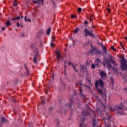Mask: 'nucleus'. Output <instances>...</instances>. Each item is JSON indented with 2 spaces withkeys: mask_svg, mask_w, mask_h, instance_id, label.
I'll return each mask as SVG.
<instances>
[{
  "mask_svg": "<svg viewBox=\"0 0 127 127\" xmlns=\"http://www.w3.org/2000/svg\"><path fill=\"white\" fill-rule=\"evenodd\" d=\"M60 102L61 103L62 107L60 110V113L65 114L66 112H68L69 108H70L71 112H73V108H72V107H73V98H71L69 100L68 103L65 102L63 99H61Z\"/></svg>",
  "mask_w": 127,
  "mask_h": 127,
  "instance_id": "obj_1",
  "label": "nucleus"
},
{
  "mask_svg": "<svg viewBox=\"0 0 127 127\" xmlns=\"http://www.w3.org/2000/svg\"><path fill=\"white\" fill-rule=\"evenodd\" d=\"M111 110L112 111L116 112L117 114L121 115V116H123L124 115V106L123 105V104L115 106L111 108Z\"/></svg>",
  "mask_w": 127,
  "mask_h": 127,
  "instance_id": "obj_2",
  "label": "nucleus"
},
{
  "mask_svg": "<svg viewBox=\"0 0 127 127\" xmlns=\"http://www.w3.org/2000/svg\"><path fill=\"white\" fill-rule=\"evenodd\" d=\"M90 116V112L88 110L83 111L81 113V123L79 125V127H84L85 125H84V121H86V116Z\"/></svg>",
  "mask_w": 127,
  "mask_h": 127,
  "instance_id": "obj_3",
  "label": "nucleus"
},
{
  "mask_svg": "<svg viewBox=\"0 0 127 127\" xmlns=\"http://www.w3.org/2000/svg\"><path fill=\"white\" fill-rule=\"evenodd\" d=\"M95 88L98 90V92L99 94H101V95H103V91L102 90H101L100 88H99L98 87L100 85L101 88H103L104 87V82H103V80L102 79H99V80H96V81L95 82Z\"/></svg>",
  "mask_w": 127,
  "mask_h": 127,
  "instance_id": "obj_4",
  "label": "nucleus"
},
{
  "mask_svg": "<svg viewBox=\"0 0 127 127\" xmlns=\"http://www.w3.org/2000/svg\"><path fill=\"white\" fill-rule=\"evenodd\" d=\"M78 85H79V88L80 90V96L81 98H82L83 100H86V96L82 93V89H83V87H84V85H83V83H82V81L79 80V81L78 83H75L76 87H77Z\"/></svg>",
  "mask_w": 127,
  "mask_h": 127,
  "instance_id": "obj_5",
  "label": "nucleus"
},
{
  "mask_svg": "<svg viewBox=\"0 0 127 127\" xmlns=\"http://www.w3.org/2000/svg\"><path fill=\"white\" fill-rule=\"evenodd\" d=\"M108 114L107 112L106 114V117L103 118V120L104 121L105 127H111V123H109L108 125L107 126V121L111 122V120H112V116L111 115H108Z\"/></svg>",
  "mask_w": 127,
  "mask_h": 127,
  "instance_id": "obj_6",
  "label": "nucleus"
},
{
  "mask_svg": "<svg viewBox=\"0 0 127 127\" xmlns=\"http://www.w3.org/2000/svg\"><path fill=\"white\" fill-rule=\"evenodd\" d=\"M83 32L84 33V35L85 36H86V37H88V36H90V37H93V38H95V35H93L92 32H90L88 28H85L83 30Z\"/></svg>",
  "mask_w": 127,
  "mask_h": 127,
  "instance_id": "obj_7",
  "label": "nucleus"
},
{
  "mask_svg": "<svg viewBox=\"0 0 127 127\" xmlns=\"http://www.w3.org/2000/svg\"><path fill=\"white\" fill-rule=\"evenodd\" d=\"M121 68L123 71H125L126 69H127V60L126 59H122L121 60Z\"/></svg>",
  "mask_w": 127,
  "mask_h": 127,
  "instance_id": "obj_8",
  "label": "nucleus"
},
{
  "mask_svg": "<svg viewBox=\"0 0 127 127\" xmlns=\"http://www.w3.org/2000/svg\"><path fill=\"white\" fill-rule=\"evenodd\" d=\"M57 61H59V60H61V61H64V59L63 57L61 56V54H60V52L58 51L57 52Z\"/></svg>",
  "mask_w": 127,
  "mask_h": 127,
  "instance_id": "obj_9",
  "label": "nucleus"
},
{
  "mask_svg": "<svg viewBox=\"0 0 127 127\" xmlns=\"http://www.w3.org/2000/svg\"><path fill=\"white\" fill-rule=\"evenodd\" d=\"M35 55L33 57V62L34 63H37V57H38L39 53H38V50H36L35 51Z\"/></svg>",
  "mask_w": 127,
  "mask_h": 127,
  "instance_id": "obj_10",
  "label": "nucleus"
},
{
  "mask_svg": "<svg viewBox=\"0 0 127 127\" xmlns=\"http://www.w3.org/2000/svg\"><path fill=\"white\" fill-rule=\"evenodd\" d=\"M32 2H33V3H35V4L37 3L38 4H40V3H42V4H43L44 0H33Z\"/></svg>",
  "mask_w": 127,
  "mask_h": 127,
  "instance_id": "obj_11",
  "label": "nucleus"
},
{
  "mask_svg": "<svg viewBox=\"0 0 127 127\" xmlns=\"http://www.w3.org/2000/svg\"><path fill=\"white\" fill-rule=\"evenodd\" d=\"M68 65H72V68H73L74 69V71H75V72H76V73H78V72H79V70L76 68V67L75 66V65H74V64H72V63H71V61H69L68 63Z\"/></svg>",
  "mask_w": 127,
  "mask_h": 127,
  "instance_id": "obj_12",
  "label": "nucleus"
},
{
  "mask_svg": "<svg viewBox=\"0 0 127 127\" xmlns=\"http://www.w3.org/2000/svg\"><path fill=\"white\" fill-rule=\"evenodd\" d=\"M94 54H96V55L97 54H99V55H102V52H101V50H98L97 48H95V51L94 52Z\"/></svg>",
  "mask_w": 127,
  "mask_h": 127,
  "instance_id": "obj_13",
  "label": "nucleus"
},
{
  "mask_svg": "<svg viewBox=\"0 0 127 127\" xmlns=\"http://www.w3.org/2000/svg\"><path fill=\"white\" fill-rule=\"evenodd\" d=\"M100 77H101V78H105V77H106L107 76V74H106V73H105L104 72V71H101V72H100Z\"/></svg>",
  "mask_w": 127,
  "mask_h": 127,
  "instance_id": "obj_14",
  "label": "nucleus"
},
{
  "mask_svg": "<svg viewBox=\"0 0 127 127\" xmlns=\"http://www.w3.org/2000/svg\"><path fill=\"white\" fill-rule=\"evenodd\" d=\"M103 51V53L105 54H107V53L108 52V50L107 49V48H106L105 46L103 47L102 48Z\"/></svg>",
  "mask_w": 127,
  "mask_h": 127,
  "instance_id": "obj_15",
  "label": "nucleus"
},
{
  "mask_svg": "<svg viewBox=\"0 0 127 127\" xmlns=\"http://www.w3.org/2000/svg\"><path fill=\"white\" fill-rule=\"evenodd\" d=\"M93 112V114L94 116V117H93V123H96L97 122V120H96V115H95V111H91Z\"/></svg>",
  "mask_w": 127,
  "mask_h": 127,
  "instance_id": "obj_16",
  "label": "nucleus"
},
{
  "mask_svg": "<svg viewBox=\"0 0 127 127\" xmlns=\"http://www.w3.org/2000/svg\"><path fill=\"white\" fill-rule=\"evenodd\" d=\"M1 123H6V119L4 117H1Z\"/></svg>",
  "mask_w": 127,
  "mask_h": 127,
  "instance_id": "obj_17",
  "label": "nucleus"
},
{
  "mask_svg": "<svg viewBox=\"0 0 127 127\" xmlns=\"http://www.w3.org/2000/svg\"><path fill=\"white\" fill-rule=\"evenodd\" d=\"M85 69H86V67H85V65H80V70L81 71H84V70H85Z\"/></svg>",
  "mask_w": 127,
  "mask_h": 127,
  "instance_id": "obj_18",
  "label": "nucleus"
},
{
  "mask_svg": "<svg viewBox=\"0 0 127 127\" xmlns=\"http://www.w3.org/2000/svg\"><path fill=\"white\" fill-rule=\"evenodd\" d=\"M107 67H108V68H112V64H111V63H109V62H107Z\"/></svg>",
  "mask_w": 127,
  "mask_h": 127,
  "instance_id": "obj_19",
  "label": "nucleus"
},
{
  "mask_svg": "<svg viewBox=\"0 0 127 127\" xmlns=\"http://www.w3.org/2000/svg\"><path fill=\"white\" fill-rule=\"evenodd\" d=\"M50 32H51V29L50 28H49L47 30V35H50Z\"/></svg>",
  "mask_w": 127,
  "mask_h": 127,
  "instance_id": "obj_20",
  "label": "nucleus"
},
{
  "mask_svg": "<svg viewBox=\"0 0 127 127\" xmlns=\"http://www.w3.org/2000/svg\"><path fill=\"white\" fill-rule=\"evenodd\" d=\"M18 19H20V16H17L16 18H12V20L13 21L14 20H18Z\"/></svg>",
  "mask_w": 127,
  "mask_h": 127,
  "instance_id": "obj_21",
  "label": "nucleus"
},
{
  "mask_svg": "<svg viewBox=\"0 0 127 127\" xmlns=\"http://www.w3.org/2000/svg\"><path fill=\"white\" fill-rule=\"evenodd\" d=\"M25 68L27 72L26 76H28V75H29V70H28V69L27 68V67H26V66H25Z\"/></svg>",
  "mask_w": 127,
  "mask_h": 127,
  "instance_id": "obj_22",
  "label": "nucleus"
},
{
  "mask_svg": "<svg viewBox=\"0 0 127 127\" xmlns=\"http://www.w3.org/2000/svg\"><path fill=\"white\" fill-rule=\"evenodd\" d=\"M9 25H10V21L8 20L5 24V26H9Z\"/></svg>",
  "mask_w": 127,
  "mask_h": 127,
  "instance_id": "obj_23",
  "label": "nucleus"
},
{
  "mask_svg": "<svg viewBox=\"0 0 127 127\" xmlns=\"http://www.w3.org/2000/svg\"><path fill=\"white\" fill-rule=\"evenodd\" d=\"M96 48H92V49L90 50V53H95V51H96Z\"/></svg>",
  "mask_w": 127,
  "mask_h": 127,
  "instance_id": "obj_24",
  "label": "nucleus"
},
{
  "mask_svg": "<svg viewBox=\"0 0 127 127\" xmlns=\"http://www.w3.org/2000/svg\"><path fill=\"white\" fill-rule=\"evenodd\" d=\"M93 18H94V17L93 16V15L89 16V19L90 21H91V22L93 21Z\"/></svg>",
  "mask_w": 127,
  "mask_h": 127,
  "instance_id": "obj_25",
  "label": "nucleus"
},
{
  "mask_svg": "<svg viewBox=\"0 0 127 127\" xmlns=\"http://www.w3.org/2000/svg\"><path fill=\"white\" fill-rule=\"evenodd\" d=\"M110 62H111L113 64H116V61L113 59L110 60Z\"/></svg>",
  "mask_w": 127,
  "mask_h": 127,
  "instance_id": "obj_26",
  "label": "nucleus"
},
{
  "mask_svg": "<svg viewBox=\"0 0 127 127\" xmlns=\"http://www.w3.org/2000/svg\"><path fill=\"white\" fill-rule=\"evenodd\" d=\"M17 4H18V3H17V1L14 0V2H13L14 6H17Z\"/></svg>",
  "mask_w": 127,
  "mask_h": 127,
  "instance_id": "obj_27",
  "label": "nucleus"
},
{
  "mask_svg": "<svg viewBox=\"0 0 127 127\" xmlns=\"http://www.w3.org/2000/svg\"><path fill=\"white\" fill-rule=\"evenodd\" d=\"M39 34H43V33H44V31L43 30V29H42L39 31Z\"/></svg>",
  "mask_w": 127,
  "mask_h": 127,
  "instance_id": "obj_28",
  "label": "nucleus"
},
{
  "mask_svg": "<svg viewBox=\"0 0 127 127\" xmlns=\"http://www.w3.org/2000/svg\"><path fill=\"white\" fill-rule=\"evenodd\" d=\"M71 18H76L77 17V16L72 14L70 16Z\"/></svg>",
  "mask_w": 127,
  "mask_h": 127,
  "instance_id": "obj_29",
  "label": "nucleus"
},
{
  "mask_svg": "<svg viewBox=\"0 0 127 127\" xmlns=\"http://www.w3.org/2000/svg\"><path fill=\"white\" fill-rule=\"evenodd\" d=\"M78 31H79V28L75 29L74 32V34H76Z\"/></svg>",
  "mask_w": 127,
  "mask_h": 127,
  "instance_id": "obj_30",
  "label": "nucleus"
},
{
  "mask_svg": "<svg viewBox=\"0 0 127 127\" xmlns=\"http://www.w3.org/2000/svg\"><path fill=\"white\" fill-rule=\"evenodd\" d=\"M30 45L31 48H33V47H34V46L35 45V44H34V43H31Z\"/></svg>",
  "mask_w": 127,
  "mask_h": 127,
  "instance_id": "obj_31",
  "label": "nucleus"
},
{
  "mask_svg": "<svg viewBox=\"0 0 127 127\" xmlns=\"http://www.w3.org/2000/svg\"><path fill=\"white\" fill-rule=\"evenodd\" d=\"M111 83H112V85H114V78L113 77H110Z\"/></svg>",
  "mask_w": 127,
  "mask_h": 127,
  "instance_id": "obj_32",
  "label": "nucleus"
},
{
  "mask_svg": "<svg viewBox=\"0 0 127 127\" xmlns=\"http://www.w3.org/2000/svg\"><path fill=\"white\" fill-rule=\"evenodd\" d=\"M91 68L92 69H95V68H96L95 65L94 64H92L91 65Z\"/></svg>",
  "mask_w": 127,
  "mask_h": 127,
  "instance_id": "obj_33",
  "label": "nucleus"
},
{
  "mask_svg": "<svg viewBox=\"0 0 127 127\" xmlns=\"http://www.w3.org/2000/svg\"><path fill=\"white\" fill-rule=\"evenodd\" d=\"M78 97V95L76 94V93H74L73 95V99H74V98H77Z\"/></svg>",
  "mask_w": 127,
  "mask_h": 127,
  "instance_id": "obj_34",
  "label": "nucleus"
},
{
  "mask_svg": "<svg viewBox=\"0 0 127 127\" xmlns=\"http://www.w3.org/2000/svg\"><path fill=\"white\" fill-rule=\"evenodd\" d=\"M99 45L101 46L102 48H103V47H105V46L104 45V44H103V43H100Z\"/></svg>",
  "mask_w": 127,
  "mask_h": 127,
  "instance_id": "obj_35",
  "label": "nucleus"
},
{
  "mask_svg": "<svg viewBox=\"0 0 127 127\" xmlns=\"http://www.w3.org/2000/svg\"><path fill=\"white\" fill-rule=\"evenodd\" d=\"M77 10L78 12H81V11H82V8L81 7H79Z\"/></svg>",
  "mask_w": 127,
  "mask_h": 127,
  "instance_id": "obj_36",
  "label": "nucleus"
},
{
  "mask_svg": "<svg viewBox=\"0 0 127 127\" xmlns=\"http://www.w3.org/2000/svg\"><path fill=\"white\" fill-rule=\"evenodd\" d=\"M96 61L97 63H99V62H101V60L99 59H96Z\"/></svg>",
  "mask_w": 127,
  "mask_h": 127,
  "instance_id": "obj_37",
  "label": "nucleus"
},
{
  "mask_svg": "<svg viewBox=\"0 0 127 127\" xmlns=\"http://www.w3.org/2000/svg\"><path fill=\"white\" fill-rule=\"evenodd\" d=\"M16 26H17V27H20V24H19V22L17 23Z\"/></svg>",
  "mask_w": 127,
  "mask_h": 127,
  "instance_id": "obj_38",
  "label": "nucleus"
},
{
  "mask_svg": "<svg viewBox=\"0 0 127 127\" xmlns=\"http://www.w3.org/2000/svg\"><path fill=\"white\" fill-rule=\"evenodd\" d=\"M93 127H97V126H96V123L93 122Z\"/></svg>",
  "mask_w": 127,
  "mask_h": 127,
  "instance_id": "obj_39",
  "label": "nucleus"
},
{
  "mask_svg": "<svg viewBox=\"0 0 127 127\" xmlns=\"http://www.w3.org/2000/svg\"><path fill=\"white\" fill-rule=\"evenodd\" d=\"M123 79L124 80V82H127V79H126V77H123Z\"/></svg>",
  "mask_w": 127,
  "mask_h": 127,
  "instance_id": "obj_40",
  "label": "nucleus"
},
{
  "mask_svg": "<svg viewBox=\"0 0 127 127\" xmlns=\"http://www.w3.org/2000/svg\"><path fill=\"white\" fill-rule=\"evenodd\" d=\"M121 46L123 48V50H125V48H124V45L123 44L121 43Z\"/></svg>",
  "mask_w": 127,
  "mask_h": 127,
  "instance_id": "obj_41",
  "label": "nucleus"
},
{
  "mask_svg": "<svg viewBox=\"0 0 127 127\" xmlns=\"http://www.w3.org/2000/svg\"><path fill=\"white\" fill-rule=\"evenodd\" d=\"M111 49H112V50H113V51H116V49H115V48L114 47V46H112V47H111Z\"/></svg>",
  "mask_w": 127,
  "mask_h": 127,
  "instance_id": "obj_42",
  "label": "nucleus"
},
{
  "mask_svg": "<svg viewBox=\"0 0 127 127\" xmlns=\"http://www.w3.org/2000/svg\"><path fill=\"white\" fill-rule=\"evenodd\" d=\"M27 21L28 22H31V20L30 19H29V18H28V19H27Z\"/></svg>",
  "mask_w": 127,
  "mask_h": 127,
  "instance_id": "obj_43",
  "label": "nucleus"
},
{
  "mask_svg": "<svg viewBox=\"0 0 127 127\" xmlns=\"http://www.w3.org/2000/svg\"><path fill=\"white\" fill-rule=\"evenodd\" d=\"M66 64H64V73H66Z\"/></svg>",
  "mask_w": 127,
  "mask_h": 127,
  "instance_id": "obj_44",
  "label": "nucleus"
},
{
  "mask_svg": "<svg viewBox=\"0 0 127 127\" xmlns=\"http://www.w3.org/2000/svg\"><path fill=\"white\" fill-rule=\"evenodd\" d=\"M107 10L108 11V12H109V13H110V12H111V9H110V8H107Z\"/></svg>",
  "mask_w": 127,
  "mask_h": 127,
  "instance_id": "obj_45",
  "label": "nucleus"
},
{
  "mask_svg": "<svg viewBox=\"0 0 127 127\" xmlns=\"http://www.w3.org/2000/svg\"><path fill=\"white\" fill-rule=\"evenodd\" d=\"M42 105H44V104H45V101H44V100H42Z\"/></svg>",
  "mask_w": 127,
  "mask_h": 127,
  "instance_id": "obj_46",
  "label": "nucleus"
},
{
  "mask_svg": "<svg viewBox=\"0 0 127 127\" xmlns=\"http://www.w3.org/2000/svg\"><path fill=\"white\" fill-rule=\"evenodd\" d=\"M84 24H89V22L87 21H85V22H84Z\"/></svg>",
  "mask_w": 127,
  "mask_h": 127,
  "instance_id": "obj_47",
  "label": "nucleus"
},
{
  "mask_svg": "<svg viewBox=\"0 0 127 127\" xmlns=\"http://www.w3.org/2000/svg\"><path fill=\"white\" fill-rule=\"evenodd\" d=\"M1 30L2 31H3L4 30H5V28L4 27H3L1 28Z\"/></svg>",
  "mask_w": 127,
  "mask_h": 127,
  "instance_id": "obj_48",
  "label": "nucleus"
},
{
  "mask_svg": "<svg viewBox=\"0 0 127 127\" xmlns=\"http://www.w3.org/2000/svg\"><path fill=\"white\" fill-rule=\"evenodd\" d=\"M109 58H110V60H112V59H113V56H110Z\"/></svg>",
  "mask_w": 127,
  "mask_h": 127,
  "instance_id": "obj_49",
  "label": "nucleus"
},
{
  "mask_svg": "<svg viewBox=\"0 0 127 127\" xmlns=\"http://www.w3.org/2000/svg\"><path fill=\"white\" fill-rule=\"evenodd\" d=\"M24 36H25V35H24V34H22L21 35V37H24Z\"/></svg>",
  "mask_w": 127,
  "mask_h": 127,
  "instance_id": "obj_50",
  "label": "nucleus"
},
{
  "mask_svg": "<svg viewBox=\"0 0 127 127\" xmlns=\"http://www.w3.org/2000/svg\"><path fill=\"white\" fill-rule=\"evenodd\" d=\"M95 66H96L97 67H98V66H99V63H97V64H95Z\"/></svg>",
  "mask_w": 127,
  "mask_h": 127,
  "instance_id": "obj_51",
  "label": "nucleus"
},
{
  "mask_svg": "<svg viewBox=\"0 0 127 127\" xmlns=\"http://www.w3.org/2000/svg\"><path fill=\"white\" fill-rule=\"evenodd\" d=\"M52 0V2H53L54 4H55V1L54 0Z\"/></svg>",
  "mask_w": 127,
  "mask_h": 127,
  "instance_id": "obj_52",
  "label": "nucleus"
},
{
  "mask_svg": "<svg viewBox=\"0 0 127 127\" xmlns=\"http://www.w3.org/2000/svg\"><path fill=\"white\" fill-rule=\"evenodd\" d=\"M26 17H27V16H25V21H27V19H26Z\"/></svg>",
  "mask_w": 127,
  "mask_h": 127,
  "instance_id": "obj_53",
  "label": "nucleus"
},
{
  "mask_svg": "<svg viewBox=\"0 0 127 127\" xmlns=\"http://www.w3.org/2000/svg\"><path fill=\"white\" fill-rule=\"evenodd\" d=\"M52 40H55V37H52Z\"/></svg>",
  "mask_w": 127,
  "mask_h": 127,
  "instance_id": "obj_54",
  "label": "nucleus"
},
{
  "mask_svg": "<svg viewBox=\"0 0 127 127\" xmlns=\"http://www.w3.org/2000/svg\"><path fill=\"white\" fill-rule=\"evenodd\" d=\"M49 111H50V112H51V111H52V107H51V108H50Z\"/></svg>",
  "mask_w": 127,
  "mask_h": 127,
  "instance_id": "obj_55",
  "label": "nucleus"
},
{
  "mask_svg": "<svg viewBox=\"0 0 127 127\" xmlns=\"http://www.w3.org/2000/svg\"><path fill=\"white\" fill-rule=\"evenodd\" d=\"M51 46H53V47L54 46V44H53V43H51Z\"/></svg>",
  "mask_w": 127,
  "mask_h": 127,
  "instance_id": "obj_56",
  "label": "nucleus"
},
{
  "mask_svg": "<svg viewBox=\"0 0 127 127\" xmlns=\"http://www.w3.org/2000/svg\"><path fill=\"white\" fill-rule=\"evenodd\" d=\"M88 82H89V83L91 84V81H90V80L88 79Z\"/></svg>",
  "mask_w": 127,
  "mask_h": 127,
  "instance_id": "obj_57",
  "label": "nucleus"
},
{
  "mask_svg": "<svg viewBox=\"0 0 127 127\" xmlns=\"http://www.w3.org/2000/svg\"><path fill=\"white\" fill-rule=\"evenodd\" d=\"M54 77V74H52V78H53V77Z\"/></svg>",
  "mask_w": 127,
  "mask_h": 127,
  "instance_id": "obj_58",
  "label": "nucleus"
},
{
  "mask_svg": "<svg viewBox=\"0 0 127 127\" xmlns=\"http://www.w3.org/2000/svg\"><path fill=\"white\" fill-rule=\"evenodd\" d=\"M21 27H22V28L23 27V26H22V25H20Z\"/></svg>",
  "mask_w": 127,
  "mask_h": 127,
  "instance_id": "obj_59",
  "label": "nucleus"
},
{
  "mask_svg": "<svg viewBox=\"0 0 127 127\" xmlns=\"http://www.w3.org/2000/svg\"><path fill=\"white\" fill-rule=\"evenodd\" d=\"M125 39H126V40H127V37H125Z\"/></svg>",
  "mask_w": 127,
  "mask_h": 127,
  "instance_id": "obj_60",
  "label": "nucleus"
},
{
  "mask_svg": "<svg viewBox=\"0 0 127 127\" xmlns=\"http://www.w3.org/2000/svg\"><path fill=\"white\" fill-rule=\"evenodd\" d=\"M66 61H65V62H64V65H66Z\"/></svg>",
  "mask_w": 127,
  "mask_h": 127,
  "instance_id": "obj_61",
  "label": "nucleus"
},
{
  "mask_svg": "<svg viewBox=\"0 0 127 127\" xmlns=\"http://www.w3.org/2000/svg\"><path fill=\"white\" fill-rule=\"evenodd\" d=\"M13 102H14V103H15V100L14 99V100H13Z\"/></svg>",
  "mask_w": 127,
  "mask_h": 127,
  "instance_id": "obj_62",
  "label": "nucleus"
},
{
  "mask_svg": "<svg viewBox=\"0 0 127 127\" xmlns=\"http://www.w3.org/2000/svg\"><path fill=\"white\" fill-rule=\"evenodd\" d=\"M95 27V26H94L92 27V28H94Z\"/></svg>",
  "mask_w": 127,
  "mask_h": 127,
  "instance_id": "obj_63",
  "label": "nucleus"
},
{
  "mask_svg": "<svg viewBox=\"0 0 127 127\" xmlns=\"http://www.w3.org/2000/svg\"><path fill=\"white\" fill-rule=\"evenodd\" d=\"M23 17V16H22L21 17V18H22Z\"/></svg>",
  "mask_w": 127,
  "mask_h": 127,
  "instance_id": "obj_64",
  "label": "nucleus"
}]
</instances>
